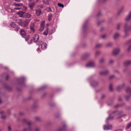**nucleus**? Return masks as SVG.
Here are the masks:
<instances>
[{
	"label": "nucleus",
	"instance_id": "obj_2",
	"mask_svg": "<svg viewBox=\"0 0 131 131\" xmlns=\"http://www.w3.org/2000/svg\"><path fill=\"white\" fill-rule=\"evenodd\" d=\"M23 122L27 124L29 127L28 128H25L23 131H31L32 129L31 127V125H32L33 123L29 120L26 119H24L23 120Z\"/></svg>",
	"mask_w": 131,
	"mask_h": 131
},
{
	"label": "nucleus",
	"instance_id": "obj_47",
	"mask_svg": "<svg viewBox=\"0 0 131 131\" xmlns=\"http://www.w3.org/2000/svg\"><path fill=\"white\" fill-rule=\"evenodd\" d=\"M126 109L127 110H131V105L129 106H127L126 107Z\"/></svg>",
	"mask_w": 131,
	"mask_h": 131
},
{
	"label": "nucleus",
	"instance_id": "obj_44",
	"mask_svg": "<svg viewBox=\"0 0 131 131\" xmlns=\"http://www.w3.org/2000/svg\"><path fill=\"white\" fill-rule=\"evenodd\" d=\"M121 25V23H118L117 24V30H119L120 29V27Z\"/></svg>",
	"mask_w": 131,
	"mask_h": 131
},
{
	"label": "nucleus",
	"instance_id": "obj_8",
	"mask_svg": "<svg viewBox=\"0 0 131 131\" xmlns=\"http://www.w3.org/2000/svg\"><path fill=\"white\" fill-rule=\"evenodd\" d=\"M112 128V126L110 125H104V129L105 130H108L111 129Z\"/></svg>",
	"mask_w": 131,
	"mask_h": 131
},
{
	"label": "nucleus",
	"instance_id": "obj_45",
	"mask_svg": "<svg viewBox=\"0 0 131 131\" xmlns=\"http://www.w3.org/2000/svg\"><path fill=\"white\" fill-rule=\"evenodd\" d=\"M45 23L44 21L42 22L41 24V27L43 29L45 26Z\"/></svg>",
	"mask_w": 131,
	"mask_h": 131
},
{
	"label": "nucleus",
	"instance_id": "obj_4",
	"mask_svg": "<svg viewBox=\"0 0 131 131\" xmlns=\"http://www.w3.org/2000/svg\"><path fill=\"white\" fill-rule=\"evenodd\" d=\"M20 34L23 37H25L26 35V31L23 29H21L20 30Z\"/></svg>",
	"mask_w": 131,
	"mask_h": 131
},
{
	"label": "nucleus",
	"instance_id": "obj_50",
	"mask_svg": "<svg viewBox=\"0 0 131 131\" xmlns=\"http://www.w3.org/2000/svg\"><path fill=\"white\" fill-rule=\"evenodd\" d=\"M102 15V14L100 12H99L97 15V17H99L100 16Z\"/></svg>",
	"mask_w": 131,
	"mask_h": 131
},
{
	"label": "nucleus",
	"instance_id": "obj_29",
	"mask_svg": "<svg viewBox=\"0 0 131 131\" xmlns=\"http://www.w3.org/2000/svg\"><path fill=\"white\" fill-rule=\"evenodd\" d=\"M92 85L94 86H95L99 84V83L96 81H94L92 83Z\"/></svg>",
	"mask_w": 131,
	"mask_h": 131
},
{
	"label": "nucleus",
	"instance_id": "obj_46",
	"mask_svg": "<svg viewBox=\"0 0 131 131\" xmlns=\"http://www.w3.org/2000/svg\"><path fill=\"white\" fill-rule=\"evenodd\" d=\"M102 46L101 44H97L96 45V48H99L100 47Z\"/></svg>",
	"mask_w": 131,
	"mask_h": 131
},
{
	"label": "nucleus",
	"instance_id": "obj_32",
	"mask_svg": "<svg viewBox=\"0 0 131 131\" xmlns=\"http://www.w3.org/2000/svg\"><path fill=\"white\" fill-rule=\"evenodd\" d=\"M38 107V106L36 103H35L34 104L32 105V109H34L37 108Z\"/></svg>",
	"mask_w": 131,
	"mask_h": 131
},
{
	"label": "nucleus",
	"instance_id": "obj_58",
	"mask_svg": "<svg viewBox=\"0 0 131 131\" xmlns=\"http://www.w3.org/2000/svg\"><path fill=\"white\" fill-rule=\"evenodd\" d=\"M122 99L120 96H119L118 100L119 101H122Z\"/></svg>",
	"mask_w": 131,
	"mask_h": 131
},
{
	"label": "nucleus",
	"instance_id": "obj_15",
	"mask_svg": "<svg viewBox=\"0 0 131 131\" xmlns=\"http://www.w3.org/2000/svg\"><path fill=\"white\" fill-rule=\"evenodd\" d=\"M35 1L30 3L29 4V7L31 9H32L35 6Z\"/></svg>",
	"mask_w": 131,
	"mask_h": 131
},
{
	"label": "nucleus",
	"instance_id": "obj_13",
	"mask_svg": "<svg viewBox=\"0 0 131 131\" xmlns=\"http://www.w3.org/2000/svg\"><path fill=\"white\" fill-rule=\"evenodd\" d=\"M131 18V11L130 12L129 14L126 17L125 19L126 21H129Z\"/></svg>",
	"mask_w": 131,
	"mask_h": 131
},
{
	"label": "nucleus",
	"instance_id": "obj_21",
	"mask_svg": "<svg viewBox=\"0 0 131 131\" xmlns=\"http://www.w3.org/2000/svg\"><path fill=\"white\" fill-rule=\"evenodd\" d=\"M41 48L43 49H45L47 48V44L46 43H44L41 45Z\"/></svg>",
	"mask_w": 131,
	"mask_h": 131
},
{
	"label": "nucleus",
	"instance_id": "obj_43",
	"mask_svg": "<svg viewBox=\"0 0 131 131\" xmlns=\"http://www.w3.org/2000/svg\"><path fill=\"white\" fill-rule=\"evenodd\" d=\"M58 5L59 6L62 8H63L64 7V5L63 4L59 3H58Z\"/></svg>",
	"mask_w": 131,
	"mask_h": 131
},
{
	"label": "nucleus",
	"instance_id": "obj_25",
	"mask_svg": "<svg viewBox=\"0 0 131 131\" xmlns=\"http://www.w3.org/2000/svg\"><path fill=\"white\" fill-rule=\"evenodd\" d=\"M13 5L16 7H19L23 5V4L22 3L16 4L14 3Z\"/></svg>",
	"mask_w": 131,
	"mask_h": 131
},
{
	"label": "nucleus",
	"instance_id": "obj_56",
	"mask_svg": "<svg viewBox=\"0 0 131 131\" xmlns=\"http://www.w3.org/2000/svg\"><path fill=\"white\" fill-rule=\"evenodd\" d=\"M114 77V75H112L110 77V79L111 80L113 79Z\"/></svg>",
	"mask_w": 131,
	"mask_h": 131
},
{
	"label": "nucleus",
	"instance_id": "obj_22",
	"mask_svg": "<svg viewBox=\"0 0 131 131\" xmlns=\"http://www.w3.org/2000/svg\"><path fill=\"white\" fill-rule=\"evenodd\" d=\"M4 86L5 88L7 89L8 91H11L12 90V88H11L6 85H5Z\"/></svg>",
	"mask_w": 131,
	"mask_h": 131
},
{
	"label": "nucleus",
	"instance_id": "obj_3",
	"mask_svg": "<svg viewBox=\"0 0 131 131\" xmlns=\"http://www.w3.org/2000/svg\"><path fill=\"white\" fill-rule=\"evenodd\" d=\"M25 80L24 77H21L18 80V86H25V84L24 81Z\"/></svg>",
	"mask_w": 131,
	"mask_h": 131
},
{
	"label": "nucleus",
	"instance_id": "obj_63",
	"mask_svg": "<svg viewBox=\"0 0 131 131\" xmlns=\"http://www.w3.org/2000/svg\"><path fill=\"white\" fill-rule=\"evenodd\" d=\"M106 37V35H103L101 36V37L103 38L104 39Z\"/></svg>",
	"mask_w": 131,
	"mask_h": 131
},
{
	"label": "nucleus",
	"instance_id": "obj_53",
	"mask_svg": "<svg viewBox=\"0 0 131 131\" xmlns=\"http://www.w3.org/2000/svg\"><path fill=\"white\" fill-rule=\"evenodd\" d=\"M47 93H44L42 95V98H44L45 97V96H46V95H47Z\"/></svg>",
	"mask_w": 131,
	"mask_h": 131
},
{
	"label": "nucleus",
	"instance_id": "obj_31",
	"mask_svg": "<svg viewBox=\"0 0 131 131\" xmlns=\"http://www.w3.org/2000/svg\"><path fill=\"white\" fill-rule=\"evenodd\" d=\"M113 45V43L112 42H108L107 43L106 45V47H110Z\"/></svg>",
	"mask_w": 131,
	"mask_h": 131
},
{
	"label": "nucleus",
	"instance_id": "obj_28",
	"mask_svg": "<svg viewBox=\"0 0 131 131\" xmlns=\"http://www.w3.org/2000/svg\"><path fill=\"white\" fill-rule=\"evenodd\" d=\"M52 16V14L51 13H50L48 15V20L49 21H50L51 20Z\"/></svg>",
	"mask_w": 131,
	"mask_h": 131
},
{
	"label": "nucleus",
	"instance_id": "obj_39",
	"mask_svg": "<svg viewBox=\"0 0 131 131\" xmlns=\"http://www.w3.org/2000/svg\"><path fill=\"white\" fill-rule=\"evenodd\" d=\"M46 88L45 86H43L38 89V91H41L44 89Z\"/></svg>",
	"mask_w": 131,
	"mask_h": 131
},
{
	"label": "nucleus",
	"instance_id": "obj_36",
	"mask_svg": "<svg viewBox=\"0 0 131 131\" xmlns=\"http://www.w3.org/2000/svg\"><path fill=\"white\" fill-rule=\"evenodd\" d=\"M48 28H47L43 32V34L45 35H47L48 34Z\"/></svg>",
	"mask_w": 131,
	"mask_h": 131
},
{
	"label": "nucleus",
	"instance_id": "obj_10",
	"mask_svg": "<svg viewBox=\"0 0 131 131\" xmlns=\"http://www.w3.org/2000/svg\"><path fill=\"white\" fill-rule=\"evenodd\" d=\"M109 71L106 70L104 72H100V74L101 76H105L108 74L109 73Z\"/></svg>",
	"mask_w": 131,
	"mask_h": 131
},
{
	"label": "nucleus",
	"instance_id": "obj_57",
	"mask_svg": "<svg viewBox=\"0 0 131 131\" xmlns=\"http://www.w3.org/2000/svg\"><path fill=\"white\" fill-rule=\"evenodd\" d=\"M35 131H39V128L38 127L36 128L35 129Z\"/></svg>",
	"mask_w": 131,
	"mask_h": 131
},
{
	"label": "nucleus",
	"instance_id": "obj_61",
	"mask_svg": "<svg viewBox=\"0 0 131 131\" xmlns=\"http://www.w3.org/2000/svg\"><path fill=\"white\" fill-rule=\"evenodd\" d=\"M31 96H29V97H28L26 99V100L28 101L29 100H30V99H31Z\"/></svg>",
	"mask_w": 131,
	"mask_h": 131
},
{
	"label": "nucleus",
	"instance_id": "obj_55",
	"mask_svg": "<svg viewBox=\"0 0 131 131\" xmlns=\"http://www.w3.org/2000/svg\"><path fill=\"white\" fill-rule=\"evenodd\" d=\"M106 97V95L104 94H102L101 96V98L102 99H103Z\"/></svg>",
	"mask_w": 131,
	"mask_h": 131
},
{
	"label": "nucleus",
	"instance_id": "obj_59",
	"mask_svg": "<svg viewBox=\"0 0 131 131\" xmlns=\"http://www.w3.org/2000/svg\"><path fill=\"white\" fill-rule=\"evenodd\" d=\"M60 116V115L59 114L56 115V117L57 118H59Z\"/></svg>",
	"mask_w": 131,
	"mask_h": 131
},
{
	"label": "nucleus",
	"instance_id": "obj_62",
	"mask_svg": "<svg viewBox=\"0 0 131 131\" xmlns=\"http://www.w3.org/2000/svg\"><path fill=\"white\" fill-rule=\"evenodd\" d=\"M1 118L3 119H4L6 118V116H5L3 115L1 116Z\"/></svg>",
	"mask_w": 131,
	"mask_h": 131
},
{
	"label": "nucleus",
	"instance_id": "obj_51",
	"mask_svg": "<svg viewBox=\"0 0 131 131\" xmlns=\"http://www.w3.org/2000/svg\"><path fill=\"white\" fill-rule=\"evenodd\" d=\"M43 2L46 4H49V2L48 1H43Z\"/></svg>",
	"mask_w": 131,
	"mask_h": 131
},
{
	"label": "nucleus",
	"instance_id": "obj_14",
	"mask_svg": "<svg viewBox=\"0 0 131 131\" xmlns=\"http://www.w3.org/2000/svg\"><path fill=\"white\" fill-rule=\"evenodd\" d=\"M30 22L29 19H27L23 23V27H25L27 26Z\"/></svg>",
	"mask_w": 131,
	"mask_h": 131
},
{
	"label": "nucleus",
	"instance_id": "obj_34",
	"mask_svg": "<svg viewBox=\"0 0 131 131\" xmlns=\"http://www.w3.org/2000/svg\"><path fill=\"white\" fill-rule=\"evenodd\" d=\"M20 21L18 22V23L19 25L20 26L23 27V23L22 21L21 20H20Z\"/></svg>",
	"mask_w": 131,
	"mask_h": 131
},
{
	"label": "nucleus",
	"instance_id": "obj_49",
	"mask_svg": "<svg viewBox=\"0 0 131 131\" xmlns=\"http://www.w3.org/2000/svg\"><path fill=\"white\" fill-rule=\"evenodd\" d=\"M47 12H51L52 9L50 7H48L47 8Z\"/></svg>",
	"mask_w": 131,
	"mask_h": 131
},
{
	"label": "nucleus",
	"instance_id": "obj_52",
	"mask_svg": "<svg viewBox=\"0 0 131 131\" xmlns=\"http://www.w3.org/2000/svg\"><path fill=\"white\" fill-rule=\"evenodd\" d=\"M30 30H31L34 31V29L32 26H30Z\"/></svg>",
	"mask_w": 131,
	"mask_h": 131
},
{
	"label": "nucleus",
	"instance_id": "obj_24",
	"mask_svg": "<svg viewBox=\"0 0 131 131\" xmlns=\"http://www.w3.org/2000/svg\"><path fill=\"white\" fill-rule=\"evenodd\" d=\"M126 91L127 93H129L130 95H131V89L130 88L128 87L127 88Z\"/></svg>",
	"mask_w": 131,
	"mask_h": 131
},
{
	"label": "nucleus",
	"instance_id": "obj_27",
	"mask_svg": "<svg viewBox=\"0 0 131 131\" xmlns=\"http://www.w3.org/2000/svg\"><path fill=\"white\" fill-rule=\"evenodd\" d=\"M124 9V7H122L121 9H119L118 12L117 14V15H118L122 11H123Z\"/></svg>",
	"mask_w": 131,
	"mask_h": 131
},
{
	"label": "nucleus",
	"instance_id": "obj_64",
	"mask_svg": "<svg viewBox=\"0 0 131 131\" xmlns=\"http://www.w3.org/2000/svg\"><path fill=\"white\" fill-rule=\"evenodd\" d=\"M9 78V76L8 75H6L5 78L6 80H8Z\"/></svg>",
	"mask_w": 131,
	"mask_h": 131
},
{
	"label": "nucleus",
	"instance_id": "obj_12",
	"mask_svg": "<svg viewBox=\"0 0 131 131\" xmlns=\"http://www.w3.org/2000/svg\"><path fill=\"white\" fill-rule=\"evenodd\" d=\"M120 50L119 49H114L113 52V54L114 55H116L118 54Z\"/></svg>",
	"mask_w": 131,
	"mask_h": 131
},
{
	"label": "nucleus",
	"instance_id": "obj_40",
	"mask_svg": "<svg viewBox=\"0 0 131 131\" xmlns=\"http://www.w3.org/2000/svg\"><path fill=\"white\" fill-rule=\"evenodd\" d=\"M109 89L110 91H112L113 90V85L112 84H110L109 86Z\"/></svg>",
	"mask_w": 131,
	"mask_h": 131
},
{
	"label": "nucleus",
	"instance_id": "obj_42",
	"mask_svg": "<svg viewBox=\"0 0 131 131\" xmlns=\"http://www.w3.org/2000/svg\"><path fill=\"white\" fill-rule=\"evenodd\" d=\"M24 38H25V40L26 41H27L29 39L30 36L29 35L27 36L26 37H24Z\"/></svg>",
	"mask_w": 131,
	"mask_h": 131
},
{
	"label": "nucleus",
	"instance_id": "obj_11",
	"mask_svg": "<svg viewBox=\"0 0 131 131\" xmlns=\"http://www.w3.org/2000/svg\"><path fill=\"white\" fill-rule=\"evenodd\" d=\"M88 25V21H86L83 25V30L84 32H85Z\"/></svg>",
	"mask_w": 131,
	"mask_h": 131
},
{
	"label": "nucleus",
	"instance_id": "obj_37",
	"mask_svg": "<svg viewBox=\"0 0 131 131\" xmlns=\"http://www.w3.org/2000/svg\"><path fill=\"white\" fill-rule=\"evenodd\" d=\"M131 127V122L128 124L127 125L126 127V129H128Z\"/></svg>",
	"mask_w": 131,
	"mask_h": 131
},
{
	"label": "nucleus",
	"instance_id": "obj_33",
	"mask_svg": "<svg viewBox=\"0 0 131 131\" xmlns=\"http://www.w3.org/2000/svg\"><path fill=\"white\" fill-rule=\"evenodd\" d=\"M105 59L103 58H102L99 61V63H102L105 62Z\"/></svg>",
	"mask_w": 131,
	"mask_h": 131
},
{
	"label": "nucleus",
	"instance_id": "obj_9",
	"mask_svg": "<svg viewBox=\"0 0 131 131\" xmlns=\"http://www.w3.org/2000/svg\"><path fill=\"white\" fill-rule=\"evenodd\" d=\"M86 66V67H94L95 66V64L94 62L91 61L87 64Z\"/></svg>",
	"mask_w": 131,
	"mask_h": 131
},
{
	"label": "nucleus",
	"instance_id": "obj_7",
	"mask_svg": "<svg viewBox=\"0 0 131 131\" xmlns=\"http://www.w3.org/2000/svg\"><path fill=\"white\" fill-rule=\"evenodd\" d=\"M125 83H123L122 85H119L117 87V90L118 91H119L122 90V88L125 85Z\"/></svg>",
	"mask_w": 131,
	"mask_h": 131
},
{
	"label": "nucleus",
	"instance_id": "obj_60",
	"mask_svg": "<svg viewBox=\"0 0 131 131\" xmlns=\"http://www.w3.org/2000/svg\"><path fill=\"white\" fill-rule=\"evenodd\" d=\"M122 130L121 129H118L115 130L114 131H122Z\"/></svg>",
	"mask_w": 131,
	"mask_h": 131
},
{
	"label": "nucleus",
	"instance_id": "obj_16",
	"mask_svg": "<svg viewBox=\"0 0 131 131\" xmlns=\"http://www.w3.org/2000/svg\"><path fill=\"white\" fill-rule=\"evenodd\" d=\"M131 64V61L128 60L125 62L124 64V66L126 67H127Z\"/></svg>",
	"mask_w": 131,
	"mask_h": 131
},
{
	"label": "nucleus",
	"instance_id": "obj_23",
	"mask_svg": "<svg viewBox=\"0 0 131 131\" xmlns=\"http://www.w3.org/2000/svg\"><path fill=\"white\" fill-rule=\"evenodd\" d=\"M30 17V15L28 13H27L26 14H24V18H28Z\"/></svg>",
	"mask_w": 131,
	"mask_h": 131
},
{
	"label": "nucleus",
	"instance_id": "obj_48",
	"mask_svg": "<svg viewBox=\"0 0 131 131\" xmlns=\"http://www.w3.org/2000/svg\"><path fill=\"white\" fill-rule=\"evenodd\" d=\"M100 53V52L99 51H97L95 53V56H97Z\"/></svg>",
	"mask_w": 131,
	"mask_h": 131
},
{
	"label": "nucleus",
	"instance_id": "obj_5",
	"mask_svg": "<svg viewBox=\"0 0 131 131\" xmlns=\"http://www.w3.org/2000/svg\"><path fill=\"white\" fill-rule=\"evenodd\" d=\"M39 38V36L38 34H35L33 36V39L34 42H36Z\"/></svg>",
	"mask_w": 131,
	"mask_h": 131
},
{
	"label": "nucleus",
	"instance_id": "obj_17",
	"mask_svg": "<svg viewBox=\"0 0 131 131\" xmlns=\"http://www.w3.org/2000/svg\"><path fill=\"white\" fill-rule=\"evenodd\" d=\"M24 12L21 11H19L17 13V14L20 17H24Z\"/></svg>",
	"mask_w": 131,
	"mask_h": 131
},
{
	"label": "nucleus",
	"instance_id": "obj_18",
	"mask_svg": "<svg viewBox=\"0 0 131 131\" xmlns=\"http://www.w3.org/2000/svg\"><path fill=\"white\" fill-rule=\"evenodd\" d=\"M41 10L40 9H37L36 10V14L37 16H39L41 14Z\"/></svg>",
	"mask_w": 131,
	"mask_h": 131
},
{
	"label": "nucleus",
	"instance_id": "obj_19",
	"mask_svg": "<svg viewBox=\"0 0 131 131\" xmlns=\"http://www.w3.org/2000/svg\"><path fill=\"white\" fill-rule=\"evenodd\" d=\"M131 95L130 94L129 95H125L124 96V97L126 101H129L130 100Z\"/></svg>",
	"mask_w": 131,
	"mask_h": 131
},
{
	"label": "nucleus",
	"instance_id": "obj_6",
	"mask_svg": "<svg viewBox=\"0 0 131 131\" xmlns=\"http://www.w3.org/2000/svg\"><path fill=\"white\" fill-rule=\"evenodd\" d=\"M90 55V53H85L82 56V59L83 60H85L89 57Z\"/></svg>",
	"mask_w": 131,
	"mask_h": 131
},
{
	"label": "nucleus",
	"instance_id": "obj_30",
	"mask_svg": "<svg viewBox=\"0 0 131 131\" xmlns=\"http://www.w3.org/2000/svg\"><path fill=\"white\" fill-rule=\"evenodd\" d=\"M35 120L38 122H40L41 121V119L40 117L38 116L36 117H35Z\"/></svg>",
	"mask_w": 131,
	"mask_h": 131
},
{
	"label": "nucleus",
	"instance_id": "obj_26",
	"mask_svg": "<svg viewBox=\"0 0 131 131\" xmlns=\"http://www.w3.org/2000/svg\"><path fill=\"white\" fill-rule=\"evenodd\" d=\"M119 35L120 34L118 33H116L114 36V38L115 39H116L119 37Z\"/></svg>",
	"mask_w": 131,
	"mask_h": 131
},
{
	"label": "nucleus",
	"instance_id": "obj_1",
	"mask_svg": "<svg viewBox=\"0 0 131 131\" xmlns=\"http://www.w3.org/2000/svg\"><path fill=\"white\" fill-rule=\"evenodd\" d=\"M123 112L122 111H113L111 114H110L108 117L106 118V124H108L109 121L113 119L115 115L120 114L122 113Z\"/></svg>",
	"mask_w": 131,
	"mask_h": 131
},
{
	"label": "nucleus",
	"instance_id": "obj_54",
	"mask_svg": "<svg viewBox=\"0 0 131 131\" xmlns=\"http://www.w3.org/2000/svg\"><path fill=\"white\" fill-rule=\"evenodd\" d=\"M114 62V61L112 59L111 60L109 61V63L110 64H112Z\"/></svg>",
	"mask_w": 131,
	"mask_h": 131
},
{
	"label": "nucleus",
	"instance_id": "obj_38",
	"mask_svg": "<svg viewBox=\"0 0 131 131\" xmlns=\"http://www.w3.org/2000/svg\"><path fill=\"white\" fill-rule=\"evenodd\" d=\"M49 104L51 107H53L56 105L53 102L50 103Z\"/></svg>",
	"mask_w": 131,
	"mask_h": 131
},
{
	"label": "nucleus",
	"instance_id": "obj_20",
	"mask_svg": "<svg viewBox=\"0 0 131 131\" xmlns=\"http://www.w3.org/2000/svg\"><path fill=\"white\" fill-rule=\"evenodd\" d=\"M66 125L64 124L62 128H60L59 129L57 130L56 131H63L65 129Z\"/></svg>",
	"mask_w": 131,
	"mask_h": 131
},
{
	"label": "nucleus",
	"instance_id": "obj_41",
	"mask_svg": "<svg viewBox=\"0 0 131 131\" xmlns=\"http://www.w3.org/2000/svg\"><path fill=\"white\" fill-rule=\"evenodd\" d=\"M126 114H124L123 115H120V116H119L118 117H117L116 118V119H119L121 118L122 117H123L124 116H126Z\"/></svg>",
	"mask_w": 131,
	"mask_h": 131
},
{
	"label": "nucleus",
	"instance_id": "obj_35",
	"mask_svg": "<svg viewBox=\"0 0 131 131\" xmlns=\"http://www.w3.org/2000/svg\"><path fill=\"white\" fill-rule=\"evenodd\" d=\"M10 26L13 28L15 27L16 25L15 23L14 22L11 23L10 24Z\"/></svg>",
	"mask_w": 131,
	"mask_h": 131
}]
</instances>
